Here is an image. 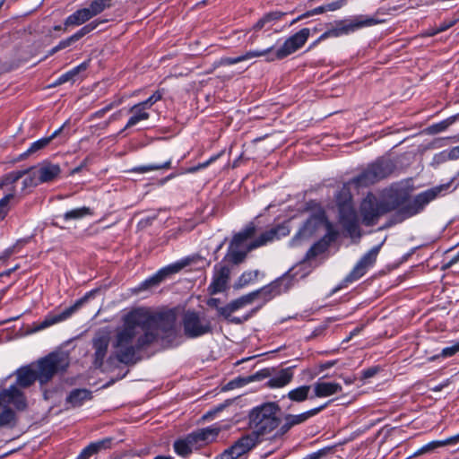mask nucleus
<instances>
[{
	"label": "nucleus",
	"instance_id": "9",
	"mask_svg": "<svg viewBox=\"0 0 459 459\" xmlns=\"http://www.w3.org/2000/svg\"><path fill=\"white\" fill-rule=\"evenodd\" d=\"M181 325L184 335L188 339H195L212 333L211 321L198 312L187 310L184 313Z\"/></svg>",
	"mask_w": 459,
	"mask_h": 459
},
{
	"label": "nucleus",
	"instance_id": "22",
	"mask_svg": "<svg viewBox=\"0 0 459 459\" xmlns=\"http://www.w3.org/2000/svg\"><path fill=\"white\" fill-rule=\"evenodd\" d=\"M230 276V268L228 264L221 262L213 267L212 281L208 287L210 294L214 295L223 292L228 288Z\"/></svg>",
	"mask_w": 459,
	"mask_h": 459
},
{
	"label": "nucleus",
	"instance_id": "16",
	"mask_svg": "<svg viewBox=\"0 0 459 459\" xmlns=\"http://www.w3.org/2000/svg\"><path fill=\"white\" fill-rule=\"evenodd\" d=\"M111 6V0H92L88 7L79 9L65 20V26H79Z\"/></svg>",
	"mask_w": 459,
	"mask_h": 459
},
{
	"label": "nucleus",
	"instance_id": "32",
	"mask_svg": "<svg viewBox=\"0 0 459 459\" xmlns=\"http://www.w3.org/2000/svg\"><path fill=\"white\" fill-rule=\"evenodd\" d=\"M273 48V47H270L263 50H249L245 54L235 57L225 56L221 58L220 64L222 65H231L251 58L264 56L271 53Z\"/></svg>",
	"mask_w": 459,
	"mask_h": 459
},
{
	"label": "nucleus",
	"instance_id": "63",
	"mask_svg": "<svg viewBox=\"0 0 459 459\" xmlns=\"http://www.w3.org/2000/svg\"><path fill=\"white\" fill-rule=\"evenodd\" d=\"M74 41V39H71V36L58 43L59 49H63L70 46Z\"/></svg>",
	"mask_w": 459,
	"mask_h": 459
},
{
	"label": "nucleus",
	"instance_id": "64",
	"mask_svg": "<svg viewBox=\"0 0 459 459\" xmlns=\"http://www.w3.org/2000/svg\"><path fill=\"white\" fill-rule=\"evenodd\" d=\"M457 262H459V251L457 252L456 255H455L448 262L447 264L444 266L445 268H449L451 267L453 264H456Z\"/></svg>",
	"mask_w": 459,
	"mask_h": 459
},
{
	"label": "nucleus",
	"instance_id": "62",
	"mask_svg": "<svg viewBox=\"0 0 459 459\" xmlns=\"http://www.w3.org/2000/svg\"><path fill=\"white\" fill-rule=\"evenodd\" d=\"M335 363H336V360H329V361L321 363L319 365V369H320V371L326 370V369L332 368L333 366H334Z\"/></svg>",
	"mask_w": 459,
	"mask_h": 459
},
{
	"label": "nucleus",
	"instance_id": "26",
	"mask_svg": "<svg viewBox=\"0 0 459 459\" xmlns=\"http://www.w3.org/2000/svg\"><path fill=\"white\" fill-rule=\"evenodd\" d=\"M92 399V392L86 388L73 389L65 398V408L74 409Z\"/></svg>",
	"mask_w": 459,
	"mask_h": 459
},
{
	"label": "nucleus",
	"instance_id": "53",
	"mask_svg": "<svg viewBox=\"0 0 459 459\" xmlns=\"http://www.w3.org/2000/svg\"><path fill=\"white\" fill-rule=\"evenodd\" d=\"M347 3V0H336L331 3H328L325 5L327 12H333L336 10L341 9L342 6H344Z\"/></svg>",
	"mask_w": 459,
	"mask_h": 459
},
{
	"label": "nucleus",
	"instance_id": "45",
	"mask_svg": "<svg viewBox=\"0 0 459 459\" xmlns=\"http://www.w3.org/2000/svg\"><path fill=\"white\" fill-rule=\"evenodd\" d=\"M311 224H312V219H309L305 222L303 227L299 230V231L293 238V239H292L293 244H297L300 238L308 237L312 233V230L310 229Z\"/></svg>",
	"mask_w": 459,
	"mask_h": 459
},
{
	"label": "nucleus",
	"instance_id": "38",
	"mask_svg": "<svg viewBox=\"0 0 459 459\" xmlns=\"http://www.w3.org/2000/svg\"><path fill=\"white\" fill-rule=\"evenodd\" d=\"M91 214H92V211L91 210V208L82 206L80 208H75V209L67 211L66 212L64 213L63 218L65 221H71V220H80V219H82L83 217H86V216L91 215Z\"/></svg>",
	"mask_w": 459,
	"mask_h": 459
},
{
	"label": "nucleus",
	"instance_id": "4",
	"mask_svg": "<svg viewBox=\"0 0 459 459\" xmlns=\"http://www.w3.org/2000/svg\"><path fill=\"white\" fill-rule=\"evenodd\" d=\"M281 407L276 402H267L254 407L248 413L251 433L260 441L276 430L280 425Z\"/></svg>",
	"mask_w": 459,
	"mask_h": 459
},
{
	"label": "nucleus",
	"instance_id": "57",
	"mask_svg": "<svg viewBox=\"0 0 459 459\" xmlns=\"http://www.w3.org/2000/svg\"><path fill=\"white\" fill-rule=\"evenodd\" d=\"M455 23V20H451V21H444L443 22H441L438 27H437V31L440 33V32H443L446 30H448L449 28H451L454 24Z\"/></svg>",
	"mask_w": 459,
	"mask_h": 459
},
{
	"label": "nucleus",
	"instance_id": "48",
	"mask_svg": "<svg viewBox=\"0 0 459 459\" xmlns=\"http://www.w3.org/2000/svg\"><path fill=\"white\" fill-rule=\"evenodd\" d=\"M325 249V247L321 242L315 243L307 252L306 257L307 259H311L323 253Z\"/></svg>",
	"mask_w": 459,
	"mask_h": 459
},
{
	"label": "nucleus",
	"instance_id": "10",
	"mask_svg": "<svg viewBox=\"0 0 459 459\" xmlns=\"http://www.w3.org/2000/svg\"><path fill=\"white\" fill-rule=\"evenodd\" d=\"M387 212V205L384 204L382 198H377L372 193H368L359 205V213L365 226L376 225L380 217Z\"/></svg>",
	"mask_w": 459,
	"mask_h": 459
},
{
	"label": "nucleus",
	"instance_id": "6",
	"mask_svg": "<svg viewBox=\"0 0 459 459\" xmlns=\"http://www.w3.org/2000/svg\"><path fill=\"white\" fill-rule=\"evenodd\" d=\"M377 12L373 16L357 15L351 19L338 21L336 26L325 31L316 42H321L328 38H338L343 35H349L358 30L365 27H371L385 22V19L378 17Z\"/></svg>",
	"mask_w": 459,
	"mask_h": 459
},
{
	"label": "nucleus",
	"instance_id": "52",
	"mask_svg": "<svg viewBox=\"0 0 459 459\" xmlns=\"http://www.w3.org/2000/svg\"><path fill=\"white\" fill-rule=\"evenodd\" d=\"M381 370L379 366H374L366 369H363L361 372V379L366 380L375 377Z\"/></svg>",
	"mask_w": 459,
	"mask_h": 459
},
{
	"label": "nucleus",
	"instance_id": "54",
	"mask_svg": "<svg viewBox=\"0 0 459 459\" xmlns=\"http://www.w3.org/2000/svg\"><path fill=\"white\" fill-rule=\"evenodd\" d=\"M88 65L89 64L87 62H82L79 65L68 71V74H70L73 81H74V78L79 74L80 72L86 70Z\"/></svg>",
	"mask_w": 459,
	"mask_h": 459
},
{
	"label": "nucleus",
	"instance_id": "29",
	"mask_svg": "<svg viewBox=\"0 0 459 459\" xmlns=\"http://www.w3.org/2000/svg\"><path fill=\"white\" fill-rule=\"evenodd\" d=\"M340 223L350 236H355L359 233V220L355 210L343 211L339 213Z\"/></svg>",
	"mask_w": 459,
	"mask_h": 459
},
{
	"label": "nucleus",
	"instance_id": "12",
	"mask_svg": "<svg viewBox=\"0 0 459 459\" xmlns=\"http://www.w3.org/2000/svg\"><path fill=\"white\" fill-rule=\"evenodd\" d=\"M292 285L293 280L291 276L289 273H286L283 276L272 281L268 285H265L259 290L250 292V295H252L254 302L255 300H260V303L257 306L259 307L260 309L265 303L270 301L277 295H280L289 290Z\"/></svg>",
	"mask_w": 459,
	"mask_h": 459
},
{
	"label": "nucleus",
	"instance_id": "49",
	"mask_svg": "<svg viewBox=\"0 0 459 459\" xmlns=\"http://www.w3.org/2000/svg\"><path fill=\"white\" fill-rule=\"evenodd\" d=\"M163 92L160 90L156 91L152 95H151L147 100L142 101L141 103L147 108H151L153 104L162 99Z\"/></svg>",
	"mask_w": 459,
	"mask_h": 459
},
{
	"label": "nucleus",
	"instance_id": "59",
	"mask_svg": "<svg viewBox=\"0 0 459 459\" xmlns=\"http://www.w3.org/2000/svg\"><path fill=\"white\" fill-rule=\"evenodd\" d=\"M447 157L449 160L459 159V146H455L450 149L447 152Z\"/></svg>",
	"mask_w": 459,
	"mask_h": 459
},
{
	"label": "nucleus",
	"instance_id": "58",
	"mask_svg": "<svg viewBox=\"0 0 459 459\" xmlns=\"http://www.w3.org/2000/svg\"><path fill=\"white\" fill-rule=\"evenodd\" d=\"M15 247H16V245L13 246V247H10L6 249H4L3 251V253L0 255V261L1 260H4V259H7L8 257H10L13 254L15 253Z\"/></svg>",
	"mask_w": 459,
	"mask_h": 459
},
{
	"label": "nucleus",
	"instance_id": "25",
	"mask_svg": "<svg viewBox=\"0 0 459 459\" xmlns=\"http://www.w3.org/2000/svg\"><path fill=\"white\" fill-rule=\"evenodd\" d=\"M221 430V429L218 424H213L212 426L195 430L190 434L195 440V443L198 448H201L202 446L213 442L219 436Z\"/></svg>",
	"mask_w": 459,
	"mask_h": 459
},
{
	"label": "nucleus",
	"instance_id": "50",
	"mask_svg": "<svg viewBox=\"0 0 459 459\" xmlns=\"http://www.w3.org/2000/svg\"><path fill=\"white\" fill-rule=\"evenodd\" d=\"M333 451V447L331 446H325L324 448H321L316 452H313L311 454L307 455L302 459H321L325 457L326 455H328L330 452Z\"/></svg>",
	"mask_w": 459,
	"mask_h": 459
},
{
	"label": "nucleus",
	"instance_id": "40",
	"mask_svg": "<svg viewBox=\"0 0 459 459\" xmlns=\"http://www.w3.org/2000/svg\"><path fill=\"white\" fill-rule=\"evenodd\" d=\"M171 166V160H169L166 162L162 164H149V165H143L135 167L132 169L133 172L135 173H146L152 170H159L162 169H169Z\"/></svg>",
	"mask_w": 459,
	"mask_h": 459
},
{
	"label": "nucleus",
	"instance_id": "23",
	"mask_svg": "<svg viewBox=\"0 0 459 459\" xmlns=\"http://www.w3.org/2000/svg\"><path fill=\"white\" fill-rule=\"evenodd\" d=\"M313 394L310 400L314 398H325L338 394L342 392V386L340 383L335 381H326L325 377H319L312 385Z\"/></svg>",
	"mask_w": 459,
	"mask_h": 459
},
{
	"label": "nucleus",
	"instance_id": "7",
	"mask_svg": "<svg viewBox=\"0 0 459 459\" xmlns=\"http://www.w3.org/2000/svg\"><path fill=\"white\" fill-rule=\"evenodd\" d=\"M69 364L70 359L67 352L61 351L50 352L38 361L36 369L38 381L41 385L47 384L55 375L65 372Z\"/></svg>",
	"mask_w": 459,
	"mask_h": 459
},
{
	"label": "nucleus",
	"instance_id": "56",
	"mask_svg": "<svg viewBox=\"0 0 459 459\" xmlns=\"http://www.w3.org/2000/svg\"><path fill=\"white\" fill-rule=\"evenodd\" d=\"M441 447L448 445H455L459 442V434L447 437L444 440H439Z\"/></svg>",
	"mask_w": 459,
	"mask_h": 459
},
{
	"label": "nucleus",
	"instance_id": "5",
	"mask_svg": "<svg viewBox=\"0 0 459 459\" xmlns=\"http://www.w3.org/2000/svg\"><path fill=\"white\" fill-rule=\"evenodd\" d=\"M13 405L18 411L27 406L24 394L16 385H11L0 391V427H13L15 424V412L9 407Z\"/></svg>",
	"mask_w": 459,
	"mask_h": 459
},
{
	"label": "nucleus",
	"instance_id": "61",
	"mask_svg": "<svg viewBox=\"0 0 459 459\" xmlns=\"http://www.w3.org/2000/svg\"><path fill=\"white\" fill-rule=\"evenodd\" d=\"M73 81L68 72L65 73L61 76L58 77V79L56 81L55 84L59 85L62 83H65L66 82Z\"/></svg>",
	"mask_w": 459,
	"mask_h": 459
},
{
	"label": "nucleus",
	"instance_id": "31",
	"mask_svg": "<svg viewBox=\"0 0 459 459\" xmlns=\"http://www.w3.org/2000/svg\"><path fill=\"white\" fill-rule=\"evenodd\" d=\"M16 385L21 391V388H27L30 386L36 380H38V374L36 369L30 367H23L16 371Z\"/></svg>",
	"mask_w": 459,
	"mask_h": 459
},
{
	"label": "nucleus",
	"instance_id": "2",
	"mask_svg": "<svg viewBox=\"0 0 459 459\" xmlns=\"http://www.w3.org/2000/svg\"><path fill=\"white\" fill-rule=\"evenodd\" d=\"M451 183L439 185L418 194L413 199H409V193L400 187H391L383 195L382 200L387 205L388 212L400 208L399 214L403 219L412 217L437 197L445 195Z\"/></svg>",
	"mask_w": 459,
	"mask_h": 459
},
{
	"label": "nucleus",
	"instance_id": "28",
	"mask_svg": "<svg viewBox=\"0 0 459 459\" xmlns=\"http://www.w3.org/2000/svg\"><path fill=\"white\" fill-rule=\"evenodd\" d=\"M351 185H354L352 179L344 184L335 195V201L339 209V213L342 212L343 211H351L354 209L352 205V195L350 188Z\"/></svg>",
	"mask_w": 459,
	"mask_h": 459
},
{
	"label": "nucleus",
	"instance_id": "33",
	"mask_svg": "<svg viewBox=\"0 0 459 459\" xmlns=\"http://www.w3.org/2000/svg\"><path fill=\"white\" fill-rule=\"evenodd\" d=\"M128 112L131 113L132 116L129 117L122 132L150 117V113L147 112V108L141 102L132 106Z\"/></svg>",
	"mask_w": 459,
	"mask_h": 459
},
{
	"label": "nucleus",
	"instance_id": "1",
	"mask_svg": "<svg viewBox=\"0 0 459 459\" xmlns=\"http://www.w3.org/2000/svg\"><path fill=\"white\" fill-rule=\"evenodd\" d=\"M175 309L154 313L147 307L132 308L121 316L122 325L116 328L112 342L113 352L107 361L115 359L125 365L139 360L138 353L152 344L162 332L161 338L169 342L178 337Z\"/></svg>",
	"mask_w": 459,
	"mask_h": 459
},
{
	"label": "nucleus",
	"instance_id": "43",
	"mask_svg": "<svg viewBox=\"0 0 459 459\" xmlns=\"http://www.w3.org/2000/svg\"><path fill=\"white\" fill-rule=\"evenodd\" d=\"M13 198V194H8L0 199V221H3L7 216L10 210L9 203Z\"/></svg>",
	"mask_w": 459,
	"mask_h": 459
},
{
	"label": "nucleus",
	"instance_id": "3",
	"mask_svg": "<svg viewBox=\"0 0 459 459\" xmlns=\"http://www.w3.org/2000/svg\"><path fill=\"white\" fill-rule=\"evenodd\" d=\"M255 231V224L250 222L241 231L233 236L227 255L232 263L239 264L251 250L290 234V229L286 224H279L264 231L255 240H251Z\"/></svg>",
	"mask_w": 459,
	"mask_h": 459
},
{
	"label": "nucleus",
	"instance_id": "41",
	"mask_svg": "<svg viewBox=\"0 0 459 459\" xmlns=\"http://www.w3.org/2000/svg\"><path fill=\"white\" fill-rule=\"evenodd\" d=\"M100 22L99 21H93L83 27H82L79 30H77L74 34L71 36V39H74V41H77L82 37H84L86 34L91 32L93 30H95L98 25Z\"/></svg>",
	"mask_w": 459,
	"mask_h": 459
},
{
	"label": "nucleus",
	"instance_id": "14",
	"mask_svg": "<svg viewBox=\"0 0 459 459\" xmlns=\"http://www.w3.org/2000/svg\"><path fill=\"white\" fill-rule=\"evenodd\" d=\"M309 36L310 30L308 28L301 29L295 34L286 39V40L279 48L274 50L273 48L272 52L266 55V60L268 62H273L275 60H281L289 56L290 55L300 49L307 42Z\"/></svg>",
	"mask_w": 459,
	"mask_h": 459
},
{
	"label": "nucleus",
	"instance_id": "18",
	"mask_svg": "<svg viewBox=\"0 0 459 459\" xmlns=\"http://www.w3.org/2000/svg\"><path fill=\"white\" fill-rule=\"evenodd\" d=\"M110 343V334L107 330L98 331L92 340V364L95 368H101L107 358L108 347Z\"/></svg>",
	"mask_w": 459,
	"mask_h": 459
},
{
	"label": "nucleus",
	"instance_id": "13",
	"mask_svg": "<svg viewBox=\"0 0 459 459\" xmlns=\"http://www.w3.org/2000/svg\"><path fill=\"white\" fill-rule=\"evenodd\" d=\"M292 285L293 280L291 276L289 273H286L283 276L272 281L268 285H265L259 290L250 292V295H252L254 302L255 300H260V303L257 306L259 307L260 309L265 303L270 301L277 295H280L289 290Z\"/></svg>",
	"mask_w": 459,
	"mask_h": 459
},
{
	"label": "nucleus",
	"instance_id": "20",
	"mask_svg": "<svg viewBox=\"0 0 459 459\" xmlns=\"http://www.w3.org/2000/svg\"><path fill=\"white\" fill-rule=\"evenodd\" d=\"M187 265L186 261H178L160 269L156 273L142 281L137 290H145L159 286L163 281L172 274L178 273Z\"/></svg>",
	"mask_w": 459,
	"mask_h": 459
},
{
	"label": "nucleus",
	"instance_id": "51",
	"mask_svg": "<svg viewBox=\"0 0 459 459\" xmlns=\"http://www.w3.org/2000/svg\"><path fill=\"white\" fill-rule=\"evenodd\" d=\"M451 125V121L448 118H446L437 124L432 125L430 129L432 133L437 134L445 131Z\"/></svg>",
	"mask_w": 459,
	"mask_h": 459
},
{
	"label": "nucleus",
	"instance_id": "17",
	"mask_svg": "<svg viewBox=\"0 0 459 459\" xmlns=\"http://www.w3.org/2000/svg\"><path fill=\"white\" fill-rule=\"evenodd\" d=\"M258 437L251 432L242 436L232 446L217 455L216 459H238L247 455L254 447L261 443Z\"/></svg>",
	"mask_w": 459,
	"mask_h": 459
},
{
	"label": "nucleus",
	"instance_id": "47",
	"mask_svg": "<svg viewBox=\"0 0 459 459\" xmlns=\"http://www.w3.org/2000/svg\"><path fill=\"white\" fill-rule=\"evenodd\" d=\"M258 273H259L258 271L243 273L238 279L239 286H244V285L250 283L251 281H253L254 280H255L257 278Z\"/></svg>",
	"mask_w": 459,
	"mask_h": 459
},
{
	"label": "nucleus",
	"instance_id": "27",
	"mask_svg": "<svg viewBox=\"0 0 459 459\" xmlns=\"http://www.w3.org/2000/svg\"><path fill=\"white\" fill-rule=\"evenodd\" d=\"M294 366L281 368L273 376H272L265 385L269 388H282L288 385L294 377Z\"/></svg>",
	"mask_w": 459,
	"mask_h": 459
},
{
	"label": "nucleus",
	"instance_id": "34",
	"mask_svg": "<svg viewBox=\"0 0 459 459\" xmlns=\"http://www.w3.org/2000/svg\"><path fill=\"white\" fill-rule=\"evenodd\" d=\"M111 441V438H104L89 444L82 450L76 459H89L91 456L96 455L100 451L109 448Z\"/></svg>",
	"mask_w": 459,
	"mask_h": 459
},
{
	"label": "nucleus",
	"instance_id": "36",
	"mask_svg": "<svg viewBox=\"0 0 459 459\" xmlns=\"http://www.w3.org/2000/svg\"><path fill=\"white\" fill-rule=\"evenodd\" d=\"M312 389V385H299L296 388L291 389L287 394V397L294 403H303L308 399H310V392Z\"/></svg>",
	"mask_w": 459,
	"mask_h": 459
},
{
	"label": "nucleus",
	"instance_id": "19",
	"mask_svg": "<svg viewBox=\"0 0 459 459\" xmlns=\"http://www.w3.org/2000/svg\"><path fill=\"white\" fill-rule=\"evenodd\" d=\"M330 403H331V401H328L318 407L310 409L302 413L285 415L283 418L284 422L277 429L276 433L274 434V437H281V436L285 435L293 427L302 424V423L306 422L308 419L318 414L320 411H322L324 409H325Z\"/></svg>",
	"mask_w": 459,
	"mask_h": 459
},
{
	"label": "nucleus",
	"instance_id": "55",
	"mask_svg": "<svg viewBox=\"0 0 459 459\" xmlns=\"http://www.w3.org/2000/svg\"><path fill=\"white\" fill-rule=\"evenodd\" d=\"M88 65L89 64L87 62H82L79 65L68 71V74H70L73 81H74V78L79 74L80 72L86 70Z\"/></svg>",
	"mask_w": 459,
	"mask_h": 459
},
{
	"label": "nucleus",
	"instance_id": "37",
	"mask_svg": "<svg viewBox=\"0 0 459 459\" xmlns=\"http://www.w3.org/2000/svg\"><path fill=\"white\" fill-rule=\"evenodd\" d=\"M63 130V126H60L58 129H56L50 136L48 137H43V138H40L35 142H33L30 148L27 150V152H25V154H30V153H34L39 150H42L44 149L46 146H48L49 144V143L54 139L56 138Z\"/></svg>",
	"mask_w": 459,
	"mask_h": 459
},
{
	"label": "nucleus",
	"instance_id": "30",
	"mask_svg": "<svg viewBox=\"0 0 459 459\" xmlns=\"http://www.w3.org/2000/svg\"><path fill=\"white\" fill-rule=\"evenodd\" d=\"M195 441L190 433L182 438L177 439L173 444L175 453L181 457L189 456L194 450L199 449Z\"/></svg>",
	"mask_w": 459,
	"mask_h": 459
},
{
	"label": "nucleus",
	"instance_id": "11",
	"mask_svg": "<svg viewBox=\"0 0 459 459\" xmlns=\"http://www.w3.org/2000/svg\"><path fill=\"white\" fill-rule=\"evenodd\" d=\"M382 245L383 243L375 246L366 254H364L354 265L350 273L343 279L342 283L333 289V292H336L337 290L347 287L348 284L354 282L363 277L375 264Z\"/></svg>",
	"mask_w": 459,
	"mask_h": 459
},
{
	"label": "nucleus",
	"instance_id": "46",
	"mask_svg": "<svg viewBox=\"0 0 459 459\" xmlns=\"http://www.w3.org/2000/svg\"><path fill=\"white\" fill-rule=\"evenodd\" d=\"M30 172L28 173V177H26L23 181V188L36 186L38 185H40L39 181H38V177L36 176L34 172V168L30 169Z\"/></svg>",
	"mask_w": 459,
	"mask_h": 459
},
{
	"label": "nucleus",
	"instance_id": "39",
	"mask_svg": "<svg viewBox=\"0 0 459 459\" xmlns=\"http://www.w3.org/2000/svg\"><path fill=\"white\" fill-rule=\"evenodd\" d=\"M459 352V340L453 342L451 346L444 348L440 353L429 358V361H435L439 358H450Z\"/></svg>",
	"mask_w": 459,
	"mask_h": 459
},
{
	"label": "nucleus",
	"instance_id": "24",
	"mask_svg": "<svg viewBox=\"0 0 459 459\" xmlns=\"http://www.w3.org/2000/svg\"><path fill=\"white\" fill-rule=\"evenodd\" d=\"M34 172L38 177V181L43 184L52 182L57 178L61 173V168L58 164L43 161L34 168Z\"/></svg>",
	"mask_w": 459,
	"mask_h": 459
},
{
	"label": "nucleus",
	"instance_id": "21",
	"mask_svg": "<svg viewBox=\"0 0 459 459\" xmlns=\"http://www.w3.org/2000/svg\"><path fill=\"white\" fill-rule=\"evenodd\" d=\"M93 291L87 292L83 297L77 299L74 305L66 307L60 314L57 315H48L37 326L36 330L40 331L46 329L55 324L63 322L69 318L73 314H74L80 307H82L92 295Z\"/></svg>",
	"mask_w": 459,
	"mask_h": 459
},
{
	"label": "nucleus",
	"instance_id": "8",
	"mask_svg": "<svg viewBox=\"0 0 459 459\" xmlns=\"http://www.w3.org/2000/svg\"><path fill=\"white\" fill-rule=\"evenodd\" d=\"M394 169L395 165L390 159L381 158L370 164L359 176L352 178V182L357 187H367L387 178Z\"/></svg>",
	"mask_w": 459,
	"mask_h": 459
},
{
	"label": "nucleus",
	"instance_id": "15",
	"mask_svg": "<svg viewBox=\"0 0 459 459\" xmlns=\"http://www.w3.org/2000/svg\"><path fill=\"white\" fill-rule=\"evenodd\" d=\"M254 303L252 299V295L250 293L243 295L227 304L224 307H220L218 308V312L221 316H222L225 319H227L230 323L240 325L247 320H249L252 316H254L257 311L259 310V307H255L249 310L242 316H231L232 313L239 310L248 305Z\"/></svg>",
	"mask_w": 459,
	"mask_h": 459
},
{
	"label": "nucleus",
	"instance_id": "35",
	"mask_svg": "<svg viewBox=\"0 0 459 459\" xmlns=\"http://www.w3.org/2000/svg\"><path fill=\"white\" fill-rule=\"evenodd\" d=\"M286 13L274 11L265 13L256 23L254 24V30H260L262 29L270 30L276 22L280 21Z\"/></svg>",
	"mask_w": 459,
	"mask_h": 459
},
{
	"label": "nucleus",
	"instance_id": "42",
	"mask_svg": "<svg viewBox=\"0 0 459 459\" xmlns=\"http://www.w3.org/2000/svg\"><path fill=\"white\" fill-rule=\"evenodd\" d=\"M439 447H441V444H440L439 440L431 441V442L424 445L423 446H421L417 451H415L409 458H413V457L422 455L424 454L431 453Z\"/></svg>",
	"mask_w": 459,
	"mask_h": 459
},
{
	"label": "nucleus",
	"instance_id": "60",
	"mask_svg": "<svg viewBox=\"0 0 459 459\" xmlns=\"http://www.w3.org/2000/svg\"><path fill=\"white\" fill-rule=\"evenodd\" d=\"M121 103H122V99H118L117 100H114V101L108 103L101 109L103 110L104 113H107L109 110H111L113 108L119 106Z\"/></svg>",
	"mask_w": 459,
	"mask_h": 459
},
{
	"label": "nucleus",
	"instance_id": "44",
	"mask_svg": "<svg viewBox=\"0 0 459 459\" xmlns=\"http://www.w3.org/2000/svg\"><path fill=\"white\" fill-rule=\"evenodd\" d=\"M30 169H23V170H15L11 171L4 176V178L5 180V183L7 185L13 184L17 182L20 178L24 177L27 173L30 172Z\"/></svg>",
	"mask_w": 459,
	"mask_h": 459
}]
</instances>
